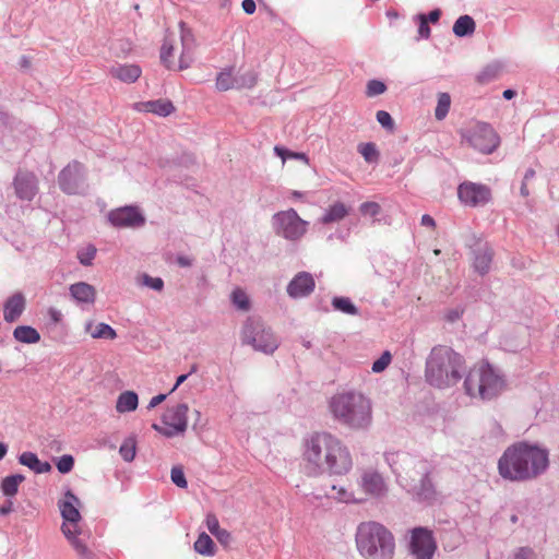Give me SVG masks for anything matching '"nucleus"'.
Instances as JSON below:
<instances>
[{
	"label": "nucleus",
	"mask_w": 559,
	"mask_h": 559,
	"mask_svg": "<svg viewBox=\"0 0 559 559\" xmlns=\"http://www.w3.org/2000/svg\"><path fill=\"white\" fill-rule=\"evenodd\" d=\"M302 455L307 462L306 473L309 476H343L353 467L348 448L329 432H314L306 438Z\"/></svg>",
	"instance_id": "nucleus-1"
},
{
	"label": "nucleus",
	"mask_w": 559,
	"mask_h": 559,
	"mask_svg": "<svg viewBox=\"0 0 559 559\" xmlns=\"http://www.w3.org/2000/svg\"><path fill=\"white\" fill-rule=\"evenodd\" d=\"M550 465L549 450L527 440L510 444L498 460V473L509 481L525 483L544 475Z\"/></svg>",
	"instance_id": "nucleus-2"
},
{
	"label": "nucleus",
	"mask_w": 559,
	"mask_h": 559,
	"mask_svg": "<svg viewBox=\"0 0 559 559\" xmlns=\"http://www.w3.org/2000/svg\"><path fill=\"white\" fill-rule=\"evenodd\" d=\"M464 371V357L445 345L435 346L426 359L425 379L438 389L455 385Z\"/></svg>",
	"instance_id": "nucleus-3"
},
{
	"label": "nucleus",
	"mask_w": 559,
	"mask_h": 559,
	"mask_svg": "<svg viewBox=\"0 0 559 559\" xmlns=\"http://www.w3.org/2000/svg\"><path fill=\"white\" fill-rule=\"evenodd\" d=\"M333 417L352 429H367L372 421V404L362 393L348 391L335 394L330 401Z\"/></svg>",
	"instance_id": "nucleus-4"
},
{
	"label": "nucleus",
	"mask_w": 559,
	"mask_h": 559,
	"mask_svg": "<svg viewBox=\"0 0 559 559\" xmlns=\"http://www.w3.org/2000/svg\"><path fill=\"white\" fill-rule=\"evenodd\" d=\"M356 545L365 559H393L395 539L381 523L369 521L357 526Z\"/></svg>",
	"instance_id": "nucleus-5"
},
{
	"label": "nucleus",
	"mask_w": 559,
	"mask_h": 559,
	"mask_svg": "<svg viewBox=\"0 0 559 559\" xmlns=\"http://www.w3.org/2000/svg\"><path fill=\"white\" fill-rule=\"evenodd\" d=\"M80 499L69 489L64 493V499L58 502V507L63 519L61 531L76 554L82 559H92L93 554L86 544L79 538L82 534L80 522L82 520L79 511Z\"/></svg>",
	"instance_id": "nucleus-6"
},
{
	"label": "nucleus",
	"mask_w": 559,
	"mask_h": 559,
	"mask_svg": "<svg viewBox=\"0 0 559 559\" xmlns=\"http://www.w3.org/2000/svg\"><path fill=\"white\" fill-rule=\"evenodd\" d=\"M504 385L503 379L489 365H483L468 371L464 379L465 393L471 397L490 401L497 397Z\"/></svg>",
	"instance_id": "nucleus-7"
},
{
	"label": "nucleus",
	"mask_w": 559,
	"mask_h": 559,
	"mask_svg": "<svg viewBox=\"0 0 559 559\" xmlns=\"http://www.w3.org/2000/svg\"><path fill=\"white\" fill-rule=\"evenodd\" d=\"M241 343L265 355H272L280 346V340L272 329L257 317H249L245 321L241 329Z\"/></svg>",
	"instance_id": "nucleus-8"
},
{
	"label": "nucleus",
	"mask_w": 559,
	"mask_h": 559,
	"mask_svg": "<svg viewBox=\"0 0 559 559\" xmlns=\"http://www.w3.org/2000/svg\"><path fill=\"white\" fill-rule=\"evenodd\" d=\"M433 466L427 460L420 459L412 469V478L407 477L404 488L413 492L418 501L432 502L436 500L437 490L430 478Z\"/></svg>",
	"instance_id": "nucleus-9"
},
{
	"label": "nucleus",
	"mask_w": 559,
	"mask_h": 559,
	"mask_svg": "<svg viewBox=\"0 0 559 559\" xmlns=\"http://www.w3.org/2000/svg\"><path fill=\"white\" fill-rule=\"evenodd\" d=\"M462 142L483 154H491L500 143L499 135L487 122L475 124L461 131Z\"/></svg>",
	"instance_id": "nucleus-10"
},
{
	"label": "nucleus",
	"mask_w": 559,
	"mask_h": 559,
	"mask_svg": "<svg viewBox=\"0 0 559 559\" xmlns=\"http://www.w3.org/2000/svg\"><path fill=\"white\" fill-rule=\"evenodd\" d=\"M309 222L302 219L296 210L280 211L272 216L274 233L289 241L300 240L307 233Z\"/></svg>",
	"instance_id": "nucleus-11"
},
{
	"label": "nucleus",
	"mask_w": 559,
	"mask_h": 559,
	"mask_svg": "<svg viewBox=\"0 0 559 559\" xmlns=\"http://www.w3.org/2000/svg\"><path fill=\"white\" fill-rule=\"evenodd\" d=\"M188 411L189 406L186 403L168 406L160 418L165 427L154 423L152 428L166 438L183 435L188 427Z\"/></svg>",
	"instance_id": "nucleus-12"
},
{
	"label": "nucleus",
	"mask_w": 559,
	"mask_h": 559,
	"mask_svg": "<svg viewBox=\"0 0 559 559\" xmlns=\"http://www.w3.org/2000/svg\"><path fill=\"white\" fill-rule=\"evenodd\" d=\"M86 169L78 160L69 163L58 175V185L69 195L83 194L86 190Z\"/></svg>",
	"instance_id": "nucleus-13"
},
{
	"label": "nucleus",
	"mask_w": 559,
	"mask_h": 559,
	"mask_svg": "<svg viewBox=\"0 0 559 559\" xmlns=\"http://www.w3.org/2000/svg\"><path fill=\"white\" fill-rule=\"evenodd\" d=\"M409 550L416 559H432L437 544L432 532L427 527L418 526L412 530Z\"/></svg>",
	"instance_id": "nucleus-14"
},
{
	"label": "nucleus",
	"mask_w": 559,
	"mask_h": 559,
	"mask_svg": "<svg viewBox=\"0 0 559 559\" xmlns=\"http://www.w3.org/2000/svg\"><path fill=\"white\" fill-rule=\"evenodd\" d=\"M457 197L465 206L478 207L486 205L491 200V190L483 183L464 181L457 187Z\"/></svg>",
	"instance_id": "nucleus-15"
},
{
	"label": "nucleus",
	"mask_w": 559,
	"mask_h": 559,
	"mask_svg": "<svg viewBox=\"0 0 559 559\" xmlns=\"http://www.w3.org/2000/svg\"><path fill=\"white\" fill-rule=\"evenodd\" d=\"M108 222L116 228H140L145 224V216L135 205H124L111 210Z\"/></svg>",
	"instance_id": "nucleus-16"
},
{
	"label": "nucleus",
	"mask_w": 559,
	"mask_h": 559,
	"mask_svg": "<svg viewBox=\"0 0 559 559\" xmlns=\"http://www.w3.org/2000/svg\"><path fill=\"white\" fill-rule=\"evenodd\" d=\"M384 459L401 486H404L407 477L412 478V469L420 460L405 452H386Z\"/></svg>",
	"instance_id": "nucleus-17"
},
{
	"label": "nucleus",
	"mask_w": 559,
	"mask_h": 559,
	"mask_svg": "<svg viewBox=\"0 0 559 559\" xmlns=\"http://www.w3.org/2000/svg\"><path fill=\"white\" fill-rule=\"evenodd\" d=\"M15 195L21 201L31 202L38 193V179L31 171L19 170L13 179Z\"/></svg>",
	"instance_id": "nucleus-18"
},
{
	"label": "nucleus",
	"mask_w": 559,
	"mask_h": 559,
	"mask_svg": "<svg viewBox=\"0 0 559 559\" xmlns=\"http://www.w3.org/2000/svg\"><path fill=\"white\" fill-rule=\"evenodd\" d=\"M473 239L474 243L469 246L473 254V267L475 272L484 276L490 271L493 251L487 242L481 241L475 236Z\"/></svg>",
	"instance_id": "nucleus-19"
},
{
	"label": "nucleus",
	"mask_w": 559,
	"mask_h": 559,
	"mask_svg": "<svg viewBox=\"0 0 559 559\" xmlns=\"http://www.w3.org/2000/svg\"><path fill=\"white\" fill-rule=\"evenodd\" d=\"M316 282L311 273L298 272L288 283L286 287L287 295L293 299L308 297L313 293Z\"/></svg>",
	"instance_id": "nucleus-20"
},
{
	"label": "nucleus",
	"mask_w": 559,
	"mask_h": 559,
	"mask_svg": "<svg viewBox=\"0 0 559 559\" xmlns=\"http://www.w3.org/2000/svg\"><path fill=\"white\" fill-rule=\"evenodd\" d=\"M360 486L365 493L373 498H382L388 493L386 483L377 471L364 472L360 477Z\"/></svg>",
	"instance_id": "nucleus-21"
},
{
	"label": "nucleus",
	"mask_w": 559,
	"mask_h": 559,
	"mask_svg": "<svg viewBox=\"0 0 559 559\" xmlns=\"http://www.w3.org/2000/svg\"><path fill=\"white\" fill-rule=\"evenodd\" d=\"M26 307L25 296L21 292L14 293L3 304V319L8 323L15 322Z\"/></svg>",
	"instance_id": "nucleus-22"
},
{
	"label": "nucleus",
	"mask_w": 559,
	"mask_h": 559,
	"mask_svg": "<svg viewBox=\"0 0 559 559\" xmlns=\"http://www.w3.org/2000/svg\"><path fill=\"white\" fill-rule=\"evenodd\" d=\"M134 107L139 111L152 112L159 117H167L175 111V106L168 99L140 102L136 103Z\"/></svg>",
	"instance_id": "nucleus-23"
},
{
	"label": "nucleus",
	"mask_w": 559,
	"mask_h": 559,
	"mask_svg": "<svg viewBox=\"0 0 559 559\" xmlns=\"http://www.w3.org/2000/svg\"><path fill=\"white\" fill-rule=\"evenodd\" d=\"M69 294L78 304L93 305L96 299V289L85 282H78L69 287Z\"/></svg>",
	"instance_id": "nucleus-24"
},
{
	"label": "nucleus",
	"mask_w": 559,
	"mask_h": 559,
	"mask_svg": "<svg viewBox=\"0 0 559 559\" xmlns=\"http://www.w3.org/2000/svg\"><path fill=\"white\" fill-rule=\"evenodd\" d=\"M17 461L21 465L28 467L36 474H45L51 471L49 462H41L38 455L31 451H25L17 456Z\"/></svg>",
	"instance_id": "nucleus-25"
},
{
	"label": "nucleus",
	"mask_w": 559,
	"mask_h": 559,
	"mask_svg": "<svg viewBox=\"0 0 559 559\" xmlns=\"http://www.w3.org/2000/svg\"><path fill=\"white\" fill-rule=\"evenodd\" d=\"M141 73L142 70L138 64H119L110 69V74L124 83H134Z\"/></svg>",
	"instance_id": "nucleus-26"
},
{
	"label": "nucleus",
	"mask_w": 559,
	"mask_h": 559,
	"mask_svg": "<svg viewBox=\"0 0 559 559\" xmlns=\"http://www.w3.org/2000/svg\"><path fill=\"white\" fill-rule=\"evenodd\" d=\"M476 23L471 15H461L453 24L452 32L456 37L463 38L475 33Z\"/></svg>",
	"instance_id": "nucleus-27"
},
{
	"label": "nucleus",
	"mask_w": 559,
	"mask_h": 559,
	"mask_svg": "<svg viewBox=\"0 0 559 559\" xmlns=\"http://www.w3.org/2000/svg\"><path fill=\"white\" fill-rule=\"evenodd\" d=\"M139 396L134 391L122 392L116 402V409L118 413H129L138 408Z\"/></svg>",
	"instance_id": "nucleus-28"
},
{
	"label": "nucleus",
	"mask_w": 559,
	"mask_h": 559,
	"mask_svg": "<svg viewBox=\"0 0 559 559\" xmlns=\"http://www.w3.org/2000/svg\"><path fill=\"white\" fill-rule=\"evenodd\" d=\"M346 215H348L347 206L342 202H335L331 204L324 212L320 222L322 224H330L334 222L342 221Z\"/></svg>",
	"instance_id": "nucleus-29"
},
{
	"label": "nucleus",
	"mask_w": 559,
	"mask_h": 559,
	"mask_svg": "<svg viewBox=\"0 0 559 559\" xmlns=\"http://www.w3.org/2000/svg\"><path fill=\"white\" fill-rule=\"evenodd\" d=\"M13 337L24 344H35L40 341L39 332L31 325H19L13 331Z\"/></svg>",
	"instance_id": "nucleus-30"
},
{
	"label": "nucleus",
	"mask_w": 559,
	"mask_h": 559,
	"mask_svg": "<svg viewBox=\"0 0 559 559\" xmlns=\"http://www.w3.org/2000/svg\"><path fill=\"white\" fill-rule=\"evenodd\" d=\"M205 524L212 535H214L219 543L227 544L230 539V533L221 528L218 519L215 514L209 513L205 518Z\"/></svg>",
	"instance_id": "nucleus-31"
},
{
	"label": "nucleus",
	"mask_w": 559,
	"mask_h": 559,
	"mask_svg": "<svg viewBox=\"0 0 559 559\" xmlns=\"http://www.w3.org/2000/svg\"><path fill=\"white\" fill-rule=\"evenodd\" d=\"M25 480L22 474H12L1 480L0 489L8 497H14L19 491V486Z\"/></svg>",
	"instance_id": "nucleus-32"
},
{
	"label": "nucleus",
	"mask_w": 559,
	"mask_h": 559,
	"mask_svg": "<svg viewBox=\"0 0 559 559\" xmlns=\"http://www.w3.org/2000/svg\"><path fill=\"white\" fill-rule=\"evenodd\" d=\"M92 326V322L86 323L85 331L88 332L93 338L114 340L117 337L115 329L107 323H98L93 331L91 330Z\"/></svg>",
	"instance_id": "nucleus-33"
},
{
	"label": "nucleus",
	"mask_w": 559,
	"mask_h": 559,
	"mask_svg": "<svg viewBox=\"0 0 559 559\" xmlns=\"http://www.w3.org/2000/svg\"><path fill=\"white\" fill-rule=\"evenodd\" d=\"M193 548L195 552L202 556L215 555V544L210 535H207L205 532L199 534L197 540L194 542Z\"/></svg>",
	"instance_id": "nucleus-34"
},
{
	"label": "nucleus",
	"mask_w": 559,
	"mask_h": 559,
	"mask_svg": "<svg viewBox=\"0 0 559 559\" xmlns=\"http://www.w3.org/2000/svg\"><path fill=\"white\" fill-rule=\"evenodd\" d=\"M501 69L502 67L498 62L489 63L478 72L476 81L479 84H488L498 79Z\"/></svg>",
	"instance_id": "nucleus-35"
},
{
	"label": "nucleus",
	"mask_w": 559,
	"mask_h": 559,
	"mask_svg": "<svg viewBox=\"0 0 559 559\" xmlns=\"http://www.w3.org/2000/svg\"><path fill=\"white\" fill-rule=\"evenodd\" d=\"M332 307L334 310L340 311L349 316H357L359 313L358 308L348 297L335 296L332 298Z\"/></svg>",
	"instance_id": "nucleus-36"
},
{
	"label": "nucleus",
	"mask_w": 559,
	"mask_h": 559,
	"mask_svg": "<svg viewBox=\"0 0 559 559\" xmlns=\"http://www.w3.org/2000/svg\"><path fill=\"white\" fill-rule=\"evenodd\" d=\"M357 150L368 164H377L379 162L380 153L374 143H360Z\"/></svg>",
	"instance_id": "nucleus-37"
},
{
	"label": "nucleus",
	"mask_w": 559,
	"mask_h": 559,
	"mask_svg": "<svg viewBox=\"0 0 559 559\" xmlns=\"http://www.w3.org/2000/svg\"><path fill=\"white\" fill-rule=\"evenodd\" d=\"M451 106V96L449 93H439L438 103L435 109V117L437 120H443L449 114Z\"/></svg>",
	"instance_id": "nucleus-38"
},
{
	"label": "nucleus",
	"mask_w": 559,
	"mask_h": 559,
	"mask_svg": "<svg viewBox=\"0 0 559 559\" xmlns=\"http://www.w3.org/2000/svg\"><path fill=\"white\" fill-rule=\"evenodd\" d=\"M231 302L234 306L239 309L247 311L250 309V300L248 295L240 288H236L231 293Z\"/></svg>",
	"instance_id": "nucleus-39"
},
{
	"label": "nucleus",
	"mask_w": 559,
	"mask_h": 559,
	"mask_svg": "<svg viewBox=\"0 0 559 559\" xmlns=\"http://www.w3.org/2000/svg\"><path fill=\"white\" fill-rule=\"evenodd\" d=\"M135 440L128 438L120 445L119 453L126 462H132L135 457Z\"/></svg>",
	"instance_id": "nucleus-40"
},
{
	"label": "nucleus",
	"mask_w": 559,
	"mask_h": 559,
	"mask_svg": "<svg viewBox=\"0 0 559 559\" xmlns=\"http://www.w3.org/2000/svg\"><path fill=\"white\" fill-rule=\"evenodd\" d=\"M216 87L218 91H228L236 87V78H233L231 72H221L216 78Z\"/></svg>",
	"instance_id": "nucleus-41"
},
{
	"label": "nucleus",
	"mask_w": 559,
	"mask_h": 559,
	"mask_svg": "<svg viewBox=\"0 0 559 559\" xmlns=\"http://www.w3.org/2000/svg\"><path fill=\"white\" fill-rule=\"evenodd\" d=\"M96 247L94 245H88L84 249L78 251V260L82 265L90 266L96 257Z\"/></svg>",
	"instance_id": "nucleus-42"
},
{
	"label": "nucleus",
	"mask_w": 559,
	"mask_h": 559,
	"mask_svg": "<svg viewBox=\"0 0 559 559\" xmlns=\"http://www.w3.org/2000/svg\"><path fill=\"white\" fill-rule=\"evenodd\" d=\"M170 479L179 488L186 489L188 487V481L186 479L183 468L180 465H175L171 467Z\"/></svg>",
	"instance_id": "nucleus-43"
},
{
	"label": "nucleus",
	"mask_w": 559,
	"mask_h": 559,
	"mask_svg": "<svg viewBox=\"0 0 559 559\" xmlns=\"http://www.w3.org/2000/svg\"><path fill=\"white\" fill-rule=\"evenodd\" d=\"M56 467L59 473L68 474L74 467V457L71 454H63L56 461Z\"/></svg>",
	"instance_id": "nucleus-44"
},
{
	"label": "nucleus",
	"mask_w": 559,
	"mask_h": 559,
	"mask_svg": "<svg viewBox=\"0 0 559 559\" xmlns=\"http://www.w3.org/2000/svg\"><path fill=\"white\" fill-rule=\"evenodd\" d=\"M257 84V74L253 71H249L245 74L236 76L237 88H252Z\"/></svg>",
	"instance_id": "nucleus-45"
},
{
	"label": "nucleus",
	"mask_w": 559,
	"mask_h": 559,
	"mask_svg": "<svg viewBox=\"0 0 559 559\" xmlns=\"http://www.w3.org/2000/svg\"><path fill=\"white\" fill-rule=\"evenodd\" d=\"M140 283L155 292H162L164 289V281L162 277H153L146 273L142 274Z\"/></svg>",
	"instance_id": "nucleus-46"
},
{
	"label": "nucleus",
	"mask_w": 559,
	"mask_h": 559,
	"mask_svg": "<svg viewBox=\"0 0 559 559\" xmlns=\"http://www.w3.org/2000/svg\"><path fill=\"white\" fill-rule=\"evenodd\" d=\"M180 29H181V43H182V50L183 51H190L194 44V38L191 29L186 28V24L183 22H180Z\"/></svg>",
	"instance_id": "nucleus-47"
},
{
	"label": "nucleus",
	"mask_w": 559,
	"mask_h": 559,
	"mask_svg": "<svg viewBox=\"0 0 559 559\" xmlns=\"http://www.w3.org/2000/svg\"><path fill=\"white\" fill-rule=\"evenodd\" d=\"M385 91H386V85L382 81L374 79V80H370L367 83L366 94L369 97L381 95Z\"/></svg>",
	"instance_id": "nucleus-48"
},
{
	"label": "nucleus",
	"mask_w": 559,
	"mask_h": 559,
	"mask_svg": "<svg viewBox=\"0 0 559 559\" xmlns=\"http://www.w3.org/2000/svg\"><path fill=\"white\" fill-rule=\"evenodd\" d=\"M391 360H392L391 353L388 350L383 352L382 355L377 360L373 361L372 367H371L372 371L376 373L382 372L383 370H385L388 368Z\"/></svg>",
	"instance_id": "nucleus-49"
},
{
	"label": "nucleus",
	"mask_w": 559,
	"mask_h": 559,
	"mask_svg": "<svg viewBox=\"0 0 559 559\" xmlns=\"http://www.w3.org/2000/svg\"><path fill=\"white\" fill-rule=\"evenodd\" d=\"M418 21V39H428L431 35V29L427 19H424V13H419L415 16Z\"/></svg>",
	"instance_id": "nucleus-50"
},
{
	"label": "nucleus",
	"mask_w": 559,
	"mask_h": 559,
	"mask_svg": "<svg viewBox=\"0 0 559 559\" xmlns=\"http://www.w3.org/2000/svg\"><path fill=\"white\" fill-rule=\"evenodd\" d=\"M377 121L382 128L392 131L394 129V120L392 116L385 110H378L376 114Z\"/></svg>",
	"instance_id": "nucleus-51"
},
{
	"label": "nucleus",
	"mask_w": 559,
	"mask_h": 559,
	"mask_svg": "<svg viewBox=\"0 0 559 559\" xmlns=\"http://www.w3.org/2000/svg\"><path fill=\"white\" fill-rule=\"evenodd\" d=\"M359 211L365 216L374 217L380 213L381 207L377 202L368 201L360 204Z\"/></svg>",
	"instance_id": "nucleus-52"
},
{
	"label": "nucleus",
	"mask_w": 559,
	"mask_h": 559,
	"mask_svg": "<svg viewBox=\"0 0 559 559\" xmlns=\"http://www.w3.org/2000/svg\"><path fill=\"white\" fill-rule=\"evenodd\" d=\"M174 47L165 41L160 48V61L167 69H173L174 62L169 59L173 55Z\"/></svg>",
	"instance_id": "nucleus-53"
},
{
	"label": "nucleus",
	"mask_w": 559,
	"mask_h": 559,
	"mask_svg": "<svg viewBox=\"0 0 559 559\" xmlns=\"http://www.w3.org/2000/svg\"><path fill=\"white\" fill-rule=\"evenodd\" d=\"M47 316H48L50 323H52V324L60 323L63 318L62 312L59 309L53 308V307L48 308Z\"/></svg>",
	"instance_id": "nucleus-54"
},
{
	"label": "nucleus",
	"mask_w": 559,
	"mask_h": 559,
	"mask_svg": "<svg viewBox=\"0 0 559 559\" xmlns=\"http://www.w3.org/2000/svg\"><path fill=\"white\" fill-rule=\"evenodd\" d=\"M534 550L530 547H521L514 555V559H533Z\"/></svg>",
	"instance_id": "nucleus-55"
},
{
	"label": "nucleus",
	"mask_w": 559,
	"mask_h": 559,
	"mask_svg": "<svg viewBox=\"0 0 559 559\" xmlns=\"http://www.w3.org/2000/svg\"><path fill=\"white\" fill-rule=\"evenodd\" d=\"M274 153L285 162L287 158L293 157V152L284 146L276 145Z\"/></svg>",
	"instance_id": "nucleus-56"
},
{
	"label": "nucleus",
	"mask_w": 559,
	"mask_h": 559,
	"mask_svg": "<svg viewBox=\"0 0 559 559\" xmlns=\"http://www.w3.org/2000/svg\"><path fill=\"white\" fill-rule=\"evenodd\" d=\"M441 14L442 13L440 9H435L430 11L428 14H424V19H427L428 23L436 24L439 22Z\"/></svg>",
	"instance_id": "nucleus-57"
},
{
	"label": "nucleus",
	"mask_w": 559,
	"mask_h": 559,
	"mask_svg": "<svg viewBox=\"0 0 559 559\" xmlns=\"http://www.w3.org/2000/svg\"><path fill=\"white\" fill-rule=\"evenodd\" d=\"M166 399H167V394H164V393L157 394L151 399L146 408L150 411V409L156 407L157 405H159L160 403H163Z\"/></svg>",
	"instance_id": "nucleus-58"
},
{
	"label": "nucleus",
	"mask_w": 559,
	"mask_h": 559,
	"mask_svg": "<svg viewBox=\"0 0 559 559\" xmlns=\"http://www.w3.org/2000/svg\"><path fill=\"white\" fill-rule=\"evenodd\" d=\"M241 7H242V10L245 11V13H247L249 15L253 14L257 10V4H255L254 0H243L241 3Z\"/></svg>",
	"instance_id": "nucleus-59"
},
{
	"label": "nucleus",
	"mask_w": 559,
	"mask_h": 559,
	"mask_svg": "<svg viewBox=\"0 0 559 559\" xmlns=\"http://www.w3.org/2000/svg\"><path fill=\"white\" fill-rule=\"evenodd\" d=\"M13 511V501L8 498L4 503L0 507V515H9Z\"/></svg>",
	"instance_id": "nucleus-60"
},
{
	"label": "nucleus",
	"mask_w": 559,
	"mask_h": 559,
	"mask_svg": "<svg viewBox=\"0 0 559 559\" xmlns=\"http://www.w3.org/2000/svg\"><path fill=\"white\" fill-rule=\"evenodd\" d=\"M176 261L181 267H189L192 265V259L187 255H178Z\"/></svg>",
	"instance_id": "nucleus-61"
},
{
	"label": "nucleus",
	"mask_w": 559,
	"mask_h": 559,
	"mask_svg": "<svg viewBox=\"0 0 559 559\" xmlns=\"http://www.w3.org/2000/svg\"><path fill=\"white\" fill-rule=\"evenodd\" d=\"M420 224H421V226H425V227H435L436 226V222H435L433 217L428 214H424L421 216Z\"/></svg>",
	"instance_id": "nucleus-62"
},
{
	"label": "nucleus",
	"mask_w": 559,
	"mask_h": 559,
	"mask_svg": "<svg viewBox=\"0 0 559 559\" xmlns=\"http://www.w3.org/2000/svg\"><path fill=\"white\" fill-rule=\"evenodd\" d=\"M189 376H190V373L180 374L177 378L176 383L174 384L173 389L170 390V393L175 392L188 379Z\"/></svg>",
	"instance_id": "nucleus-63"
},
{
	"label": "nucleus",
	"mask_w": 559,
	"mask_h": 559,
	"mask_svg": "<svg viewBox=\"0 0 559 559\" xmlns=\"http://www.w3.org/2000/svg\"><path fill=\"white\" fill-rule=\"evenodd\" d=\"M502 96L504 99L511 100L512 98H514L516 96V91H514L512 88H507L503 91Z\"/></svg>",
	"instance_id": "nucleus-64"
}]
</instances>
